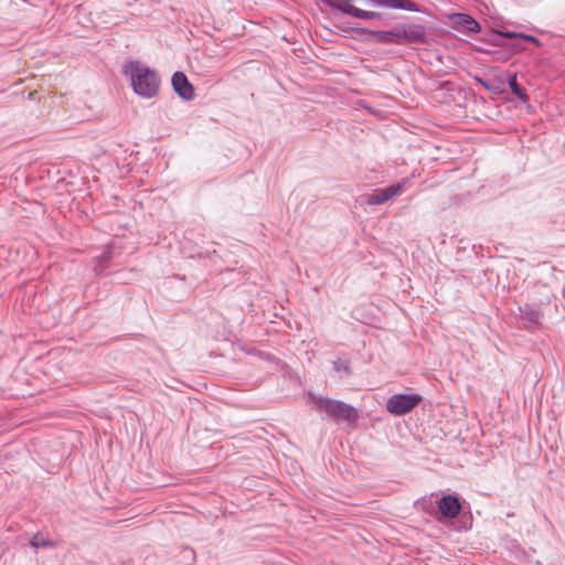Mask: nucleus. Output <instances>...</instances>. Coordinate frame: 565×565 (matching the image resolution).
Instances as JSON below:
<instances>
[{"mask_svg":"<svg viewBox=\"0 0 565 565\" xmlns=\"http://www.w3.org/2000/svg\"><path fill=\"white\" fill-rule=\"evenodd\" d=\"M122 73L130 77L134 92L145 98L156 96L160 87V78L154 70L138 61H129L122 66Z\"/></svg>","mask_w":565,"mask_h":565,"instance_id":"1","label":"nucleus"},{"mask_svg":"<svg viewBox=\"0 0 565 565\" xmlns=\"http://www.w3.org/2000/svg\"><path fill=\"white\" fill-rule=\"evenodd\" d=\"M422 402L419 394H395L387 398L386 409L393 415H404L414 409Z\"/></svg>","mask_w":565,"mask_h":565,"instance_id":"2","label":"nucleus"},{"mask_svg":"<svg viewBox=\"0 0 565 565\" xmlns=\"http://www.w3.org/2000/svg\"><path fill=\"white\" fill-rule=\"evenodd\" d=\"M316 404L318 407L324 409L329 415H332L337 418L353 420L356 418V411L340 401H333L327 397H319L316 399Z\"/></svg>","mask_w":565,"mask_h":565,"instance_id":"3","label":"nucleus"},{"mask_svg":"<svg viewBox=\"0 0 565 565\" xmlns=\"http://www.w3.org/2000/svg\"><path fill=\"white\" fill-rule=\"evenodd\" d=\"M327 4L341 10L344 13L359 19L371 20L377 18L379 14L373 11L361 10L352 4L353 0H323Z\"/></svg>","mask_w":565,"mask_h":565,"instance_id":"4","label":"nucleus"},{"mask_svg":"<svg viewBox=\"0 0 565 565\" xmlns=\"http://www.w3.org/2000/svg\"><path fill=\"white\" fill-rule=\"evenodd\" d=\"M392 34L398 39L397 42H401L399 40H404L422 43L425 42L426 39L425 28L419 24L403 25L393 31Z\"/></svg>","mask_w":565,"mask_h":565,"instance_id":"5","label":"nucleus"},{"mask_svg":"<svg viewBox=\"0 0 565 565\" xmlns=\"http://www.w3.org/2000/svg\"><path fill=\"white\" fill-rule=\"evenodd\" d=\"M172 86L174 92L183 99L194 98V88L188 77L182 72H175L172 76Z\"/></svg>","mask_w":565,"mask_h":565,"instance_id":"6","label":"nucleus"},{"mask_svg":"<svg viewBox=\"0 0 565 565\" xmlns=\"http://www.w3.org/2000/svg\"><path fill=\"white\" fill-rule=\"evenodd\" d=\"M438 510L444 518L455 519L460 513L461 504L457 497L447 494L438 501Z\"/></svg>","mask_w":565,"mask_h":565,"instance_id":"7","label":"nucleus"},{"mask_svg":"<svg viewBox=\"0 0 565 565\" xmlns=\"http://www.w3.org/2000/svg\"><path fill=\"white\" fill-rule=\"evenodd\" d=\"M403 190L402 184L391 185L385 189H377L372 194L367 195L366 202L369 204H382L395 195L399 194Z\"/></svg>","mask_w":565,"mask_h":565,"instance_id":"8","label":"nucleus"},{"mask_svg":"<svg viewBox=\"0 0 565 565\" xmlns=\"http://www.w3.org/2000/svg\"><path fill=\"white\" fill-rule=\"evenodd\" d=\"M454 26L459 31H467L471 33H478L480 31V24L470 15L463 13H456L450 17Z\"/></svg>","mask_w":565,"mask_h":565,"instance_id":"9","label":"nucleus"},{"mask_svg":"<svg viewBox=\"0 0 565 565\" xmlns=\"http://www.w3.org/2000/svg\"><path fill=\"white\" fill-rule=\"evenodd\" d=\"M381 4L391 8L414 10V3L408 0H383L381 1Z\"/></svg>","mask_w":565,"mask_h":565,"instance_id":"10","label":"nucleus"},{"mask_svg":"<svg viewBox=\"0 0 565 565\" xmlns=\"http://www.w3.org/2000/svg\"><path fill=\"white\" fill-rule=\"evenodd\" d=\"M509 86L512 90V93L518 96L521 100L526 102L527 95L525 90L518 84L516 75H512L509 79Z\"/></svg>","mask_w":565,"mask_h":565,"instance_id":"11","label":"nucleus"},{"mask_svg":"<svg viewBox=\"0 0 565 565\" xmlns=\"http://www.w3.org/2000/svg\"><path fill=\"white\" fill-rule=\"evenodd\" d=\"M31 546H33L34 548H39V547H54L57 545L56 542L54 541H51V540H47V539H43L41 537L40 533H36L31 542H30Z\"/></svg>","mask_w":565,"mask_h":565,"instance_id":"12","label":"nucleus"},{"mask_svg":"<svg viewBox=\"0 0 565 565\" xmlns=\"http://www.w3.org/2000/svg\"><path fill=\"white\" fill-rule=\"evenodd\" d=\"M524 38H525V39H527V40H530V41L536 42L535 38H533V36H530V35H529V36H524Z\"/></svg>","mask_w":565,"mask_h":565,"instance_id":"13","label":"nucleus"}]
</instances>
